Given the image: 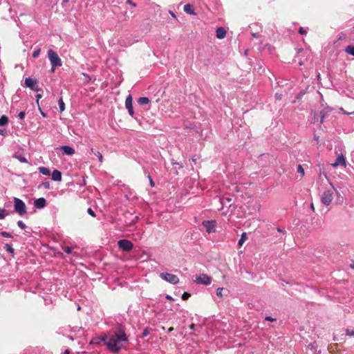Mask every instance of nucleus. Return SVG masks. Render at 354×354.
<instances>
[{
  "instance_id": "obj_57",
  "label": "nucleus",
  "mask_w": 354,
  "mask_h": 354,
  "mask_svg": "<svg viewBox=\"0 0 354 354\" xmlns=\"http://www.w3.org/2000/svg\"><path fill=\"white\" fill-rule=\"evenodd\" d=\"M172 330H173V328H169L168 329V332H171Z\"/></svg>"
},
{
  "instance_id": "obj_45",
  "label": "nucleus",
  "mask_w": 354,
  "mask_h": 354,
  "mask_svg": "<svg viewBox=\"0 0 354 354\" xmlns=\"http://www.w3.org/2000/svg\"><path fill=\"white\" fill-rule=\"evenodd\" d=\"M37 103H39V100L41 97V95L40 94L37 95Z\"/></svg>"
},
{
  "instance_id": "obj_26",
  "label": "nucleus",
  "mask_w": 354,
  "mask_h": 354,
  "mask_svg": "<svg viewBox=\"0 0 354 354\" xmlns=\"http://www.w3.org/2000/svg\"><path fill=\"white\" fill-rule=\"evenodd\" d=\"M247 239V235H246V233L243 232L242 234H241V239H239V242H238V244L239 246H242L243 244L244 243V242L246 241Z\"/></svg>"
},
{
  "instance_id": "obj_7",
  "label": "nucleus",
  "mask_w": 354,
  "mask_h": 354,
  "mask_svg": "<svg viewBox=\"0 0 354 354\" xmlns=\"http://www.w3.org/2000/svg\"><path fill=\"white\" fill-rule=\"evenodd\" d=\"M202 225L208 234L216 232V222L215 221H204Z\"/></svg>"
},
{
  "instance_id": "obj_51",
  "label": "nucleus",
  "mask_w": 354,
  "mask_h": 354,
  "mask_svg": "<svg viewBox=\"0 0 354 354\" xmlns=\"http://www.w3.org/2000/svg\"><path fill=\"white\" fill-rule=\"evenodd\" d=\"M256 205H257V209L259 210L260 209V207H261V205L259 203H256Z\"/></svg>"
},
{
  "instance_id": "obj_44",
  "label": "nucleus",
  "mask_w": 354,
  "mask_h": 354,
  "mask_svg": "<svg viewBox=\"0 0 354 354\" xmlns=\"http://www.w3.org/2000/svg\"><path fill=\"white\" fill-rule=\"evenodd\" d=\"M43 186L46 188V189H49L50 188V185L48 183H44L43 184Z\"/></svg>"
},
{
  "instance_id": "obj_11",
  "label": "nucleus",
  "mask_w": 354,
  "mask_h": 354,
  "mask_svg": "<svg viewBox=\"0 0 354 354\" xmlns=\"http://www.w3.org/2000/svg\"><path fill=\"white\" fill-rule=\"evenodd\" d=\"M118 245L124 251H129L133 248V244L127 240H120L118 241Z\"/></svg>"
},
{
  "instance_id": "obj_56",
  "label": "nucleus",
  "mask_w": 354,
  "mask_h": 354,
  "mask_svg": "<svg viewBox=\"0 0 354 354\" xmlns=\"http://www.w3.org/2000/svg\"><path fill=\"white\" fill-rule=\"evenodd\" d=\"M351 268L354 270V262L351 264Z\"/></svg>"
},
{
  "instance_id": "obj_2",
  "label": "nucleus",
  "mask_w": 354,
  "mask_h": 354,
  "mask_svg": "<svg viewBox=\"0 0 354 354\" xmlns=\"http://www.w3.org/2000/svg\"><path fill=\"white\" fill-rule=\"evenodd\" d=\"M337 194H338L337 189L333 185H330L322 194L321 198L322 203L326 206L330 205L334 196Z\"/></svg>"
},
{
  "instance_id": "obj_42",
  "label": "nucleus",
  "mask_w": 354,
  "mask_h": 354,
  "mask_svg": "<svg viewBox=\"0 0 354 354\" xmlns=\"http://www.w3.org/2000/svg\"><path fill=\"white\" fill-rule=\"evenodd\" d=\"M88 213L92 216H95V213L91 208L88 209Z\"/></svg>"
},
{
  "instance_id": "obj_17",
  "label": "nucleus",
  "mask_w": 354,
  "mask_h": 354,
  "mask_svg": "<svg viewBox=\"0 0 354 354\" xmlns=\"http://www.w3.org/2000/svg\"><path fill=\"white\" fill-rule=\"evenodd\" d=\"M216 37L220 39H223L226 35V30L223 27L218 28L216 29Z\"/></svg>"
},
{
  "instance_id": "obj_6",
  "label": "nucleus",
  "mask_w": 354,
  "mask_h": 354,
  "mask_svg": "<svg viewBox=\"0 0 354 354\" xmlns=\"http://www.w3.org/2000/svg\"><path fill=\"white\" fill-rule=\"evenodd\" d=\"M15 210L20 215L23 216L26 213V207L25 203L17 198H14Z\"/></svg>"
},
{
  "instance_id": "obj_12",
  "label": "nucleus",
  "mask_w": 354,
  "mask_h": 354,
  "mask_svg": "<svg viewBox=\"0 0 354 354\" xmlns=\"http://www.w3.org/2000/svg\"><path fill=\"white\" fill-rule=\"evenodd\" d=\"M183 167L180 164L175 162L172 163V167L170 168L169 174L171 175H179L178 169H182Z\"/></svg>"
},
{
  "instance_id": "obj_40",
  "label": "nucleus",
  "mask_w": 354,
  "mask_h": 354,
  "mask_svg": "<svg viewBox=\"0 0 354 354\" xmlns=\"http://www.w3.org/2000/svg\"><path fill=\"white\" fill-rule=\"evenodd\" d=\"M299 32L301 35H306L307 33L306 30L304 29V28L301 27L299 30Z\"/></svg>"
},
{
  "instance_id": "obj_60",
  "label": "nucleus",
  "mask_w": 354,
  "mask_h": 354,
  "mask_svg": "<svg viewBox=\"0 0 354 354\" xmlns=\"http://www.w3.org/2000/svg\"><path fill=\"white\" fill-rule=\"evenodd\" d=\"M311 208L314 210V206L313 204L311 205Z\"/></svg>"
},
{
  "instance_id": "obj_53",
  "label": "nucleus",
  "mask_w": 354,
  "mask_h": 354,
  "mask_svg": "<svg viewBox=\"0 0 354 354\" xmlns=\"http://www.w3.org/2000/svg\"><path fill=\"white\" fill-rule=\"evenodd\" d=\"M83 75H84V77H86L88 80H91V78L89 77V76H88V75H86V74H85V73H83Z\"/></svg>"
},
{
  "instance_id": "obj_46",
  "label": "nucleus",
  "mask_w": 354,
  "mask_h": 354,
  "mask_svg": "<svg viewBox=\"0 0 354 354\" xmlns=\"http://www.w3.org/2000/svg\"><path fill=\"white\" fill-rule=\"evenodd\" d=\"M341 110H342V111L344 112V113H345V114H348V115H349V114L354 113V111H353V112H346V111H344V110H343V109H341Z\"/></svg>"
},
{
  "instance_id": "obj_4",
  "label": "nucleus",
  "mask_w": 354,
  "mask_h": 354,
  "mask_svg": "<svg viewBox=\"0 0 354 354\" xmlns=\"http://www.w3.org/2000/svg\"><path fill=\"white\" fill-rule=\"evenodd\" d=\"M48 56L52 64V71H55V68L56 66H62L61 59L59 57L57 53H55L53 50L49 49L48 50Z\"/></svg>"
},
{
  "instance_id": "obj_50",
  "label": "nucleus",
  "mask_w": 354,
  "mask_h": 354,
  "mask_svg": "<svg viewBox=\"0 0 354 354\" xmlns=\"http://www.w3.org/2000/svg\"><path fill=\"white\" fill-rule=\"evenodd\" d=\"M142 335H143V336H147L148 335V331L147 330H144Z\"/></svg>"
},
{
  "instance_id": "obj_9",
  "label": "nucleus",
  "mask_w": 354,
  "mask_h": 354,
  "mask_svg": "<svg viewBox=\"0 0 354 354\" xmlns=\"http://www.w3.org/2000/svg\"><path fill=\"white\" fill-rule=\"evenodd\" d=\"M125 106L128 110V112L131 116H133L134 114L133 109V98L131 95H129L125 100Z\"/></svg>"
},
{
  "instance_id": "obj_14",
  "label": "nucleus",
  "mask_w": 354,
  "mask_h": 354,
  "mask_svg": "<svg viewBox=\"0 0 354 354\" xmlns=\"http://www.w3.org/2000/svg\"><path fill=\"white\" fill-rule=\"evenodd\" d=\"M60 150L65 154L68 156H73L75 154V149L69 146H62L60 147Z\"/></svg>"
},
{
  "instance_id": "obj_29",
  "label": "nucleus",
  "mask_w": 354,
  "mask_h": 354,
  "mask_svg": "<svg viewBox=\"0 0 354 354\" xmlns=\"http://www.w3.org/2000/svg\"><path fill=\"white\" fill-rule=\"evenodd\" d=\"M58 104L60 112H63L65 109V104L62 100V97H60V99L58 101Z\"/></svg>"
},
{
  "instance_id": "obj_22",
  "label": "nucleus",
  "mask_w": 354,
  "mask_h": 354,
  "mask_svg": "<svg viewBox=\"0 0 354 354\" xmlns=\"http://www.w3.org/2000/svg\"><path fill=\"white\" fill-rule=\"evenodd\" d=\"M91 152L94 153L98 158L100 163L103 162V156L100 151H95L93 148L91 149Z\"/></svg>"
},
{
  "instance_id": "obj_33",
  "label": "nucleus",
  "mask_w": 354,
  "mask_h": 354,
  "mask_svg": "<svg viewBox=\"0 0 354 354\" xmlns=\"http://www.w3.org/2000/svg\"><path fill=\"white\" fill-rule=\"evenodd\" d=\"M190 297V295L187 292H184L182 295V299L183 300H187Z\"/></svg>"
},
{
  "instance_id": "obj_5",
  "label": "nucleus",
  "mask_w": 354,
  "mask_h": 354,
  "mask_svg": "<svg viewBox=\"0 0 354 354\" xmlns=\"http://www.w3.org/2000/svg\"><path fill=\"white\" fill-rule=\"evenodd\" d=\"M194 283L199 285L209 286L212 281V278L207 274H200L196 276Z\"/></svg>"
},
{
  "instance_id": "obj_23",
  "label": "nucleus",
  "mask_w": 354,
  "mask_h": 354,
  "mask_svg": "<svg viewBox=\"0 0 354 354\" xmlns=\"http://www.w3.org/2000/svg\"><path fill=\"white\" fill-rule=\"evenodd\" d=\"M101 342H104L106 344V335L104 337H99L93 339L91 344H100Z\"/></svg>"
},
{
  "instance_id": "obj_32",
  "label": "nucleus",
  "mask_w": 354,
  "mask_h": 354,
  "mask_svg": "<svg viewBox=\"0 0 354 354\" xmlns=\"http://www.w3.org/2000/svg\"><path fill=\"white\" fill-rule=\"evenodd\" d=\"M297 171L299 174V175L301 176H303L305 174L304 169L301 165H297Z\"/></svg>"
},
{
  "instance_id": "obj_31",
  "label": "nucleus",
  "mask_w": 354,
  "mask_h": 354,
  "mask_svg": "<svg viewBox=\"0 0 354 354\" xmlns=\"http://www.w3.org/2000/svg\"><path fill=\"white\" fill-rule=\"evenodd\" d=\"M51 177H62V173L60 171L55 169L52 173Z\"/></svg>"
},
{
  "instance_id": "obj_1",
  "label": "nucleus",
  "mask_w": 354,
  "mask_h": 354,
  "mask_svg": "<svg viewBox=\"0 0 354 354\" xmlns=\"http://www.w3.org/2000/svg\"><path fill=\"white\" fill-rule=\"evenodd\" d=\"M126 341L125 335L121 330L115 334L109 333L106 335V345L114 352L118 351L122 346V342Z\"/></svg>"
},
{
  "instance_id": "obj_8",
  "label": "nucleus",
  "mask_w": 354,
  "mask_h": 354,
  "mask_svg": "<svg viewBox=\"0 0 354 354\" xmlns=\"http://www.w3.org/2000/svg\"><path fill=\"white\" fill-rule=\"evenodd\" d=\"M160 276L163 280L172 284H176L179 281L178 277L171 273L162 272Z\"/></svg>"
},
{
  "instance_id": "obj_16",
  "label": "nucleus",
  "mask_w": 354,
  "mask_h": 354,
  "mask_svg": "<svg viewBox=\"0 0 354 354\" xmlns=\"http://www.w3.org/2000/svg\"><path fill=\"white\" fill-rule=\"evenodd\" d=\"M165 95V91L160 88L153 97L156 102L158 103L160 101L161 98H162Z\"/></svg>"
},
{
  "instance_id": "obj_27",
  "label": "nucleus",
  "mask_w": 354,
  "mask_h": 354,
  "mask_svg": "<svg viewBox=\"0 0 354 354\" xmlns=\"http://www.w3.org/2000/svg\"><path fill=\"white\" fill-rule=\"evenodd\" d=\"M345 52L351 55L354 56V46H348L345 49Z\"/></svg>"
},
{
  "instance_id": "obj_19",
  "label": "nucleus",
  "mask_w": 354,
  "mask_h": 354,
  "mask_svg": "<svg viewBox=\"0 0 354 354\" xmlns=\"http://www.w3.org/2000/svg\"><path fill=\"white\" fill-rule=\"evenodd\" d=\"M184 11L189 15H195L196 13L194 11V9L192 8V6L189 3L185 4L184 6Z\"/></svg>"
},
{
  "instance_id": "obj_21",
  "label": "nucleus",
  "mask_w": 354,
  "mask_h": 354,
  "mask_svg": "<svg viewBox=\"0 0 354 354\" xmlns=\"http://www.w3.org/2000/svg\"><path fill=\"white\" fill-rule=\"evenodd\" d=\"M39 172L44 176H49L50 175V171L49 169L44 167H39Z\"/></svg>"
},
{
  "instance_id": "obj_37",
  "label": "nucleus",
  "mask_w": 354,
  "mask_h": 354,
  "mask_svg": "<svg viewBox=\"0 0 354 354\" xmlns=\"http://www.w3.org/2000/svg\"><path fill=\"white\" fill-rule=\"evenodd\" d=\"M17 224L18 226L21 229H24L26 227V225L21 221H18Z\"/></svg>"
},
{
  "instance_id": "obj_59",
  "label": "nucleus",
  "mask_w": 354,
  "mask_h": 354,
  "mask_svg": "<svg viewBox=\"0 0 354 354\" xmlns=\"http://www.w3.org/2000/svg\"><path fill=\"white\" fill-rule=\"evenodd\" d=\"M41 115H42L43 116H44V117L46 116V115H45L44 112H42V111H41Z\"/></svg>"
},
{
  "instance_id": "obj_62",
  "label": "nucleus",
  "mask_w": 354,
  "mask_h": 354,
  "mask_svg": "<svg viewBox=\"0 0 354 354\" xmlns=\"http://www.w3.org/2000/svg\"><path fill=\"white\" fill-rule=\"evenodd\" d=\"M63 1H64V2H65V3H67V2L68 1V0H63Z\"/></svg>"
},
{
  "instance_id": "obj_18",
  "label": "nucleus",
  "mask_w": 354,
  "mask_h": 354,
  "mask_svg": "<svg viewBox=\"0 0 354 354\" xmlns=\"http://www.w3.org/2000/svg\"><path fill=\"white\" fill-rule=\"evenodd\" d=\"M34 205L37 208H43L46 205V200L44 198H39L35 201Z\"/></svg>"
},
{
  "instance_id": "obj_10",
  "label": "nucleus",
  "mask_w": 354,
  "mask_h": 354,
  "mask_svg": "<svg viewBox=\"0 0 354 354\" xmlns=\"http://www.w3.org/2000/svg\"><path fill=\"white\" fill-rule=\"evenodd\" d=\"M25 85L33 91H39L37 82L35 80L28 77L25 79Z\"/></svg>"
},
{
  "instance_id": "obj_41",
  "label": "nucleus",
  "mask_w": 354,
  "mask_h": 354,
  "mask_svg": "<svg viewBox=\"0 0 354 354\" xmlns=\"http://www.w3.org/2000/svg\"><path fill=\"white\" fill-rule=\"evenodd\" d=\"M265 319H266V321H268V322H274V321H276V319L272 318V317H270V316H267V317L265 318Z\"/></svg>"
},
{
  "instance_id": "obj_55",
  "label": "nucleus",
  "mask_w": 354,
  "mask_h": 354,
  "mask_svg": "<svg viewBox=\"0 0 354 354\" xmlns=\"http://www.w3.org/2000/svg\"><path fill=\"white\" fill-rule=\"evenodd\" d=\"M149 182H150V185H151V186H153V185H154V184H153V180H151V178H150Z\"/></svg>"
},
{
  "instance_id": "obj_20",
  "label": "nucleus",
  "mask_w": 354,
  "mask_h": 354,
  "mask_svg": "<svg viewBox=\"0 0 354 354\" xmlns=\"http://www.w3.org/2000/svg\"><path fill=\"white\" fill-rule=\"evenodd\" d=\"M150 102V100L147 97H141L138 100V103L140 105L148 104Z\"/></svg>"
},
{
  "instance_id": "obj_3",
  "label": "nucleus",
  "mask_w": 354,
  "mask_h": 354,
  "mask_svg": "<svg viewBox=\"0 0 354 354\" xmlns=\"http://www.w3.org/2000/svg\"><path fill=\"white\" fill-rule=\"evenodd\" d=\"M231 201L232 199L229 197H225L221 200L222 207L219 209L222 211L223 215L226 216L232 212L234 207L231 204Z\"/></svg>"
},
{
  "instance_id": "obj_24",
  "label": "nucleus",
  "mask_w": 354,
  "mask_h": 354,
  "mask_svg": "<svg viewBox=\"0 0 354 354\" xmlns=\"http://www.w3.org/2000/svg\"><path fill=\"white\" fill-rule=\"evenodd\" d=\"M8 215V212L6 209L0 207V219H4Z\"/></svg>"
},
{
  "instance_id": "obj_38",
  "label": "nucleus",
  "mask_w": 354,
  "mask_h": 354,
  "mask_svg": "<svg viewBox=\"0 0 354 354\" xmlns=\"http://www.w3.org/2000/svg\"><path fill=\"white\" fill-rule=\"evenodd\" d=\"M40 49H37V50L34 51L33 53H32V57H38V55H39L40 53Z\"/></svg>"
},
{
  "instance_id": "obj_47",
  "label": "nucleus",
  "mask_w": 354,
  "mask_h": 354,
  "mask_svg": "<svg viewBox=\"0 0 354 354\" xmlns=\"http://www.w3.org/2000/svg\"><path fill=\"white\" fill-rule=\"evenodd\" d=\"M324 113H322V116H321V121H320V122H321V123H323V122H324Z\"/></svg>"
},
{
  "instance_id": "obj_43",
  "label": "nucleus",
  "mask_w": 354,
  "mask_h": 354,
  "mask_svg": "<svg viewBox=\"0 0 354 354\" xmlns=\"http://www.w3.org/2000/svg\"><path fill=\"white\" fill-rule=\"evenodd\" d=\"M281 97H282L281 94L276 93V95H275V97L278 100H281Z\"/></svg>"
},
{
  "instance_id": "obj_30",
  "label": "nucleus",
  "mask_w": 354,
  "mask_h": 354,
  "mask_svg": "<svg viewBox=\"0 0 354 354\" xmlns=\"http://www.w3.org/2000/svg\"><path fill=\"white\" fill-rule=\"evenodd\" d=\"M346 335L349 337H353L354 336V329L348 328L346 329Z\"/></svg>"
},
{
  "instance_id": "obj_39",
  "label": "nucleus",
  "mask_w": 354,
  "mask_h": 354,
  "mask_svg": "<svg viewBox=\"0 0 354 354\" xmlns=\"http://www.w3.org/2000/svg\"><path fill=\"white\" fill-rule=\"evenodd\" d=\"M5 248H6V250L7 251H8V252H13V249H12V248L10 245H8V244L6 245Z\"/></svg>"
},
{
  "instance_id": "obj_58",
  "label": "nucleus",
  "mask_w": 354,
  "mask_h": 354,
  "mask_svg": "<svg viewBox=\"0 0 354 354\" xmlns=\"http://www.w3.org/2000/svg\"><path fill=\"white\" fill-rule=\"evenodd\" d=\"M53 180H58V181H59V180H61L62 178H53Z\"/></svg>"
},
{
  "instance_id": "obj_15",
  "label": "nucleus",
  "mask_w": 354,
  "mask_h": 354,
  "mask_svg": "<svg viewBox=\"0 0 354 354\" xmlns=\"http://www.w3.org/2000/svg\"><path fill=\"white\" fill-rule=\"evenodd\" d=\"M227 293H228V290L222 287L218 288L216 290V295L220 299H222L225 296H227Z\"/></svg>"
},
{
  "instance_id": "obj_52",
  "label": "nucleus",
  "mask_w": 354,
  "mask_h": 354,
  "mask_svg": "<svg viewBox=\"0 0 354 354\" xmlns=\"http://www.w3.org/2000/svg\"><path fill=\"white\" fill-rule=\"evenodd\" d=\"M166 298L169 300H173V298L170 295H167Z\"/></svg>"
},
{
  "instance_id": "obj_13",
  "label": "nucleus",
  "mask_w": 354,
  "mask_h": 354,
  "mask_svg": "<svg viewBox=\"0 0 354 354\" xmlns=\"http://www.w3.org/2000/svg\"><path fill=\"white\" fill-rule=\"evenodd\" d=\"M333 167H337L339 165L345 166L346 165V160L342 154L337 156L335 162L333 164H331Z\"/></svg>"
},
{
  "instance_id": "obj_34",
  "label": "nucleus",
  "mask_w": 354,
  "mask_h": 354,
  "mask_svg": "<svg viewBox=\"0 0 354 354\" xmlns=\"http://www.w3.org/2000/svg\"><path fill=\"white\" fill-rule=\"evenodd\" d=\"M1 235L3 237H6V238H10L11 237V235L6 232H1Z\"/></svg>"
},
{
  "instance_id": "obj_49",
  "label": "nucleus",
  "mask_w": 354,
  "mask_h": 354,
  "mask_svg": "<svg viewBox=\"0 0 354 354\" xmlns=\"http://www.w3.org/2000/svg\"><path fill=\"white\" fill-rule=\"evenodd\" d=\"M196 160H197V159H196V156H193V158H192V161L194 162V164H196Z\"/></svg>"
},
{
  "instance_id": "obj_48",
  "label": "nucleus",
  "mask_w": 354,
  "mask_h": 354,
  "mask_svg": "<svg viewBox=\"0 0 354 354\" xmlns=\"http://www.w3.org/2000/svg\"><path fill=\"white\" fill-rule=\"evenodd\" d=\"M127 3H129L130 5H132L133 6H136V4H135V3H132V1H131V0H129V1H127Z\"/></svg>"
},
{
  "instance_id": "obj_25",
  "label": "nucleus",
  "mask_w": 354,
  "mask_h": 354,
  "mask_svg": "<svg viewBox=\"0 0 354 354\" xmlns=\"http://www.w3.org/2000/svg\"><path fill=\"white\" fill-rule=\"evenodd\" d=\"M8 122V118L7 116L6 115H2L1 118H0V126L2 127V126H5L6 124H7Z\"/></svg>"
},
{
  "instance_id": "obj_54",
  "label": "nucleus",
  "mask_w": 354,
  "mask_h": 354,
  "mask_svg": "<svg viewBox=\"0 0 354 354\" xmlns=\"http://www.w3.org/2000/svg\"><path fill=\"white\" fill-rule=\"evenodd\" d=\"M314 138H315V140H317V142L319 141V136H316V135H315Z\"/></svg>"
},
{
  "instance_id": "obj_28",
  "label": "nucleus",
  "mask_w": 354,
  "mask_h": 354,
  "mask_svg": "<svg viewBox=\"0 0 354 354\" xmlns=\"http://www.w3.org/2000/svg\"><path fill=\"white\" fill-rule=\"evenodd\" d=\"M13 157L19 160L21 162H28L27 159L24 156H23L21 155L15 154L13 156Z\"/></svg>"
},
{
  "instance_id": "obj_35",
  "label": "nucleus",
  "mask_w": 354,
  "mask_h": 354,
  "mask_svg": "<svg viewBox=\"0 0 354 354\" xmlns=\"http://www.w3.org/2000/svg\"><path fill=\"white\" fill-rule=\"evenodd\" d=\"M63 250H64V252H66L68 254H70L71 252V250H72L71 248L68 247V246L64 247Z\"/></svg>"
},
{
  "instance_id": "obj_36",
  "label": "nucleus",
  "mask_w": 354,
  "mask_h": 354,
  "mask_svg": "<svg viewBox=\"0 0 354 354\" xmlns=\"http://www.w3.org/2000/svg\"><path fill=\"white\" fill-rule=\"evenodd\" d=\"M18 116L21 120H24L26 116V113L24 111H21Z\"/></svg>"
},
{
  "instance_id": "obj_61",
  "label": "nucleus",
  "mask_w": 354,
  "mask_h": 354,
  "mask_svg": "<svg viewBox=\"0 0 354 354\" xmlns=\"http://www.w3.org/2000/svg\"><path fill=\"white\" fill-rule=\"evenodd\" d=\"M3 133V130L0 129V134Z\"/></svg>"
}]
</instances>
